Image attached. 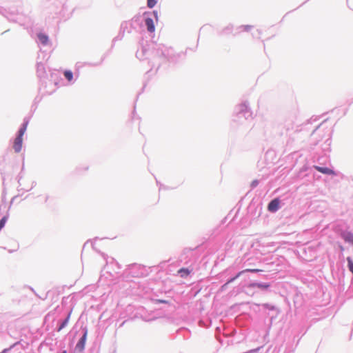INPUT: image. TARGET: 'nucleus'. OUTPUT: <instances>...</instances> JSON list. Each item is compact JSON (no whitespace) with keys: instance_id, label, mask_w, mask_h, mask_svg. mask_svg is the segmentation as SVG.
Returning a JSON list of instances; mask_svg holds the SVG:
<instances>
[{"instance_id":"obj_1","label":"nucleus","mask_w":353,"mask_h":353,"mask_svg":"<svg viewBox=\"0 0 353 353\" xmlns=\"http://www.w3.org/2000/svg\"><path fill=\"white\" fill-rule=\"evenodd\" d=\"M340 236L345 242L350 243L353 246V233L349 231H342Z\"/></svg>"},{"instance_id":"obj_9","label":"nucleus","mask_w":353,"mask_h":353,"mask_svg":"<svg viewBox=\"0 0 353 353\" xmlns=\"http://www.w3.org/2000/svg\"><path fill=\"white\" fill-rule=\"evenodd\" d=\"M38 38L41 43L43 45H46L48 42V37L47 35L40 33L38 34Z\"/></svg>"},{"instance_id":"obj_13","label":"nucleus","mask_w":353,"mask_h":353,"mask_svg":"<svg viewBox=\"0 0 353 353\" xmlns=\"http://www.w3.org/2000/svg\"><path fill=\"white\" fill-rule=\"evenodd\" d=\"M64 76L69 81H71L72 80V78H73V74H72V72L71 71H69V70H66L64 72Z\"/></svg>"},{"instance_id":"obj_16","label":"nucleus","mask_w":353,"mask_h":353,"mask_svg":"<svg viewBox=\"0 0 353 353\" xmlns=\"http://www.w3.org/2000/svg\"><path fill=\"white\" fill-rule=\"evenodd\" d=\"M339 248L341 252H343L345 250L344 247L341 245H339Z\"/></svg>"},{"instance_id":"obj_14","label":"nucleus","mask_w":353,"mask_h":353,"mask_svg":"<svg viewBox=\"0 0 353 353\" xmlns=\"http://www.w3.org/2000/svg\"><path fill=\"white\" fill-rule=\"evenodd\" d=\"M157 3L156 0H147V5L150 8H153Z\"/></svg>"},{"instance_id":"obj_15","label":"nucleus","mask_w":353,"mask_h":353,"mask_svg":"<svg viewBox=\"0 0 353 353\" xmlns=\"http://www.w3.org/2000/svg\"><path fill=\"white\" fill-rule=\"evenodd\" d=\"M7 221V216H3L1 220H0V230L4 227Z\"/></svg>"},{"instance_id":"obj_5","label":"nucleus","mask_w":353,"mask_h":353,"mask_svg":"<svg viewBox=\"0 0 353 353\" xmlns=\"http://www.w3.org/2000/svg\"><path fill=\"white\" fill-rule=\"evenodd\" d=\"M313 168H314L315 170H318L319 172H320L323 174H327V175L334 174V172L328 168L314 165Z\"/></svg>"},{"instance_id":"obj_4","label":"nucleus","mask_w":353,"mask_h":353,"mask_svg":"<svg viewBox=\"0 0 353 353\" xmlns=\"http://www.w3.org/2000/svg\"><path fill=\"white\" fill-rule=\"evenodd\" d=\"M279 199H274L270 201V203L268 205V209L270 212H276L279 207Z\"/></svg>"},{"instance_id":"obj_12","label":"nucleus","mask_w":353,"mask_h":353,"mask_svg":"<svg viewBox=\"0 0 353 353\" xmlns=\"http://www.w3.org/2000/svg\"><path fill=\"white\" fill-rule=\"evenodd\" d=\"M70 314H69L68 316V317L63 321V322L61 324V325L59 326V329H58V331H61L63 328H64L67 324L69 322V319H70Z\"/></svg>"},{"instance_id":"obj_3","label":"nucleus","mask_w":353,"mask_h":353,"mask_svg":"<svg viewBox=\"0 0 353 353\" xmlns=\"http://www.w3.org/2000/svg\"><path fill=\"white\" fill-rule=\"evenodd\" d=\"M261 270H259V269H246V270H245L243 271L239 272L235 277L232 278L227 283H225L223 285H222L221 288L224 289L230 283L234 281L236 278H238L244 272H261Z\"/></svg>"},{"instance_id":"obj_19","label":"nucleus","mask_w":353,"mask_h":353,"mask_svg":"<svg viewBox=\"0 0 353 353\" xmlns=\"http://www.w3.org/2000/svg\"><path fill=\"white\" fill-rule=\"evenodd\" d=\"M159 302H161V303H165V301H159Z\"/></svg>"},{"instance_id":"obj_20","label":"nucleus","mask_w":353,"mask_h":353,"mask_svg":"<svg viewBox=\"0 0 353 353\" xmlns=\"http://www.w3.org/2000/svg\"><path fill=\"white\" fill-rule=\"evenodd\" d=\"M63 353H66V352H65V351H64Z\"/></svg>"},{"instance_id":"obj_17","label":"nucleus","mask_w":353,"mask_h":353,"mask_svg":"<svg viewBox=\"0 0 353 353\" xmlns=\"http://www.w3.org/2000/svg\"><path fill=\"white\" fill-rule=\"evenodd\" d=\"M153 14H154V17H155L156 19H157V20H158L157 12V11H154V12H153Z\"/></svg>"},{"instance_id":"obj_7","label":"nucleus","mask_w":353,"mask_h":353,"mask_svg":"<svg viewBox=\"0 0 353 353\" xmlns=\"http://www.w3.org/2000/svg\"><path fill=\"white\" fill-rule=\"evenodd\" d=\"M145 26H147V30L150 32H154L155 31V26L154 23V21L152 18H146L145 20Z\"/></svg>"},{"instance_id":"obj_8","label":"nucleus","mask_w":353,"mask_h":353,"mask_svg":"<svg viewBox=\"0 0 353 353\" xmlns=\"http://www.w3.org/2000/svg\"><path fill=\"white\" fill-rule=\"evenodd\" d=\"M250 288H258L263 290H266L270 287L268 283H252L249 285Z\"/></svg>"},{"instance_id":"obj_2","label":"nucleus","mask_w":353,"mask_h":353,"mask_svg":"<svg viewBox=\"0 0 353 353\" xmlns=\"http://www.w3.org/2000/svg\"><path fill=\"white\" fill-rule=\"evenodd\" d=\"M88 330L85 328L83 336L80 339L76 345V348L79 351H83L85 347V341L87 339Z\"/></svg>"},{"instance_id":"obj_11","label":"nucleus","mask_w":353,"mask_h":353,"mask_svg":"<svg viewBox=\"0 0 353 353\" xmlns=\"http://www.w3.org/2000/svg\"><path fill=\"white\" fill-rule=\"evenodd\" d=\"M179 274H181V277H185L190 274V271L187 268H181L178 271Z\"/></svg>"},{"instance_id":"obj_10","label":"nucleus","mask_w":353,"mask_h":353,"mask_svg":"<svg viewBox=\"0 0 353 353\" xmlns=\"http://www.w3.org/2000/svg\"><path fill=\"white\" fill-rule=\"evenodd\" d=\"M27 125H28V122H25L23 124V126L19 130V134L17 136L18 137L23 138V136L25 132L26 131Z\"/></svg>"},{"instance_id":"obj_6","label":"nucleus","mask_w":353,"mask_h":353,"mask_svg":"<svg viewBox=\"0 0 353 353\" xmlns=\"http://www.w3.org/2000/svg\"><path fill=\"white\" fill-rule=\"evenodd\" d=\"M22 143L23 138L17 137L13 144V148L16 152H19L21 150Z\"/></svg>"},{"instance_id":"obj_18","label":"nucleus","mask_w":353,"mask_h":353,"mask_svg":"<svg viewBox=\"0 0 353 353\" xmlns=\"http://www.w3.org/2000/svg\"><path fill=\"white\" fill-rule=\"evenodd\" d=\"M325 144H326V147H327L326 150H328L329 149V146H330V143H325Z\"/></svg>"}]
</instances>
